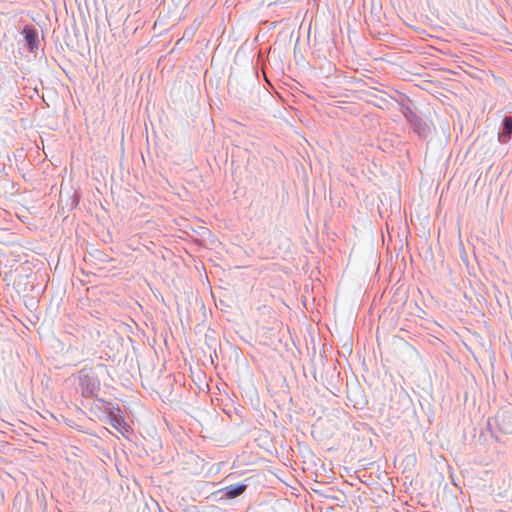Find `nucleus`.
I'll return each instance as SVG.
<instances>
[{
    "label": "nucleus",
    "mask_w": 512,
    "mask_h": 512,
    "mask_svg": "<svg viewBox=\"0 0 512 512\" xmlns=\"http://www.w3.org/2000/svg\"><path fill=\"white\" fill-rule=\"evenodd\" d=\"M246 489L245 484L230 485L225 488L226 495L229 498H234L241 495Z\"/></svg>",
    "instance_id": "nucleus-1"
},
{
    "label": "nucleus",
    "mask_w": 512,
    "mask_h": 512,
    "mask_svg": "<svg viewBox=\"0 0 512 512\" xmlns=\"http://www.w3.org/2000/svg\"><path fill=\"white\" fill-rule=\"evenodd\" d=\"M109 423L111 426H113L115 429H117L121 434H124L125 431H127L125 424L122 423V421L114 414H111L109 416Z\"/></svg>",
    "instance_id": "nucleus-2"
},
{
    "label": "nucleus",
    "mask_w": 512,
    "mask_h": 512,
    "mask_svg": "<svg viewBox=\"0 0 512 512\" xmlns=\"http://www.w3.org/2000/svg\"><path fill=\"white\" fill-rule=\"evenodd\" d=\"M512 134V117H506L504 119L503 135H507L509 138Z\"/></svg>",
    "instance_id": "nucleus-3"
}]
</instances>
